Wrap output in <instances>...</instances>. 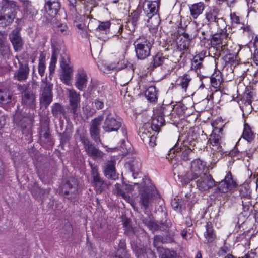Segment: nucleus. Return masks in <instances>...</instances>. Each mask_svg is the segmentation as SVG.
<instances>
[{
  "label": "nucleus",
  "instance_id": "obj_28",
  "mask_svg": "<svg viewBox=\"0 0 258 258\" xmlns=\"http://www.w3.org/2000/svg\"><path fill=\"white\" fill-rule=\"evenodd\" d=\"M204 8L205 5L202 2L192 5L189 7L191 15L194 19L197 18L203 12Z\"/></svg>",
  "mask_w": 258,
  "mask_h": 258
},
{
  "label": "nucleus",
  "instance_id": "obj_33",
  "mask_svg": "<svg viewBox=\"0 0 258 258\" xmlns=\"http://www.w3.org/2000/svg\"><path fill=\"white\" fill-rule=\"evenodd\" d=\"M104 174L107 178L115 180L117 178L115 167L112 162L109 163L104 170Z\"/></svg>",
  "mask_w": 258,
  "mask_h": 258
},
{
  "label": "nucleus",
  "instance_id": "obj_10",
  "mask_svg": "<svg viewBox=\"0 0 258 258\" xmlns=\"http://www.w3.org/2000/svg\"><path fill=\"white\" fill-rule=\"evenodd\" d=\"M159 7V4L157 1L145 2L143 3V11L146 16L148 18L147 22L148 23L151 22L153 24L152 18L157 14ZM150 27V29L152 31L153 25H151Z\"/></svg>",
  "mask_w": 258,
  "mask_h": 258
},
{
  "label": "nucleus",
  "instance_id": "obj_51",
  "mask_svg": "<svg viewBox=\"0 0 258 258\" xmlns=\"http://www.w3.org/2000/svg\"><path fill=\"white\" fill-rule=\"evenodd\" d=\"M202 62L198 60L193 59L191 63V69L195 70L200 69L202 67Z\"/></svg>",
  "mask_w": 258,
  "mask_h": 258
},
{
  "label": "nucleus",
  "instance_id": "obj_41",
  "mask_svg": "<svg viewBox=\"0 0 258 258\" xmlns=\"http://www.w3.org/2000/svg\"><path fill=\"white\" fill-rule=\"evenodd\" d=\"M188 40L181 38L178 41H177V45L178 49L180 51H184L188 49L190 43Z\"/></svg>",
  "mask_w": 258,
  "mask_h": 258
},
{
  "label": "nucleus",
  "instance_id": "obj_48",
  "mask_svg": "<svg viewBox=\"0 0 258 258\" xmlns=\"http://www.w3.org/2000/svg\"><path fill=\"white\" fill-rule=\"evenodd\" d=\"M147 139V142L150 146L154 147L156 145V137L155 135H151V133H150Z\"/></svg>",
  "mask_w": 258,
  "mask_h": 258
},
{
  "label": "nucleus",
  "instance_id": "obj_32",
  "mask_svg": "<svg viewBox=\"0 0 258 258\" xmlns=\"http://www.w3.org/2000/svg\"><path fill=\"white\" fill-rule=\"evenodd\" d=\"M145 95L150 102H155L157 100V91L155 86L149 87L145 92Z\"/></svg>",
  "mask_w": 258,
  "mask_h": 258
},
{
  "label": "nucleus",
  "instance_id": "obj_27",
  "mask_svg": "<svg viewBox=\"0 0 258 258\" xmlns=\"http://www.w3.org/2000/svg\"><path fill=\"white\" fill-rule=\"evenodd\" d=\"M220 137L219 135L214 134L210 136L209 142L214 152H218L221 150L222 147L220 145Z\"/></svg>",
  "mask_w": 258,
  "mask_h": 258
},
{
  "label": "nucleus",
  "instance_id": "obj_36",
  "mask_svg": "<svg viewBox=\"0 0 258 258\" xmlns=\"http://www.w3.org/2000/svg\"><path fill=\"white\" fill-rule=\"evenodd\" d=\"M151 201V195L146 191L142 192L140 197V202L145 209H147Z\"/></svg>",
  "mask_w": 258,
  "mask_h": 258
},
{
  "label": "nucleus",
  "instance_id": "obj_21",
  "mask_svg": "<svg viewBox=\"0 0 258 258\" xmlns=\"http://www.w3.org/2000/svg\"><path fill=\"white\" fill-rule=\"evenodd\" d=\"M60 8L59 0H45L44 8L51 17H54Z\"/></svg>",
  "mask_w": 258,
  "mask_h": 258
},
{
  "label": "nucleus",
  "instance_id": "obj_2",
  "mask_svg": "<svg viewBox=\"0 0 258 258\" xmlns=\"http://www.w3.org/2000/svg\"><path fill=\"white\" fill-rule=\"evenodd\" d=\"M153 44L154 40L147 37L142 36L136 39L134 45L138 59L143 60L149 56Z\"/></svg>",
  "mask_w": 258,
  "mask_h": 258
},
{
  "label": "nucleus",
  "instance_id": "obj_42",
  "mask_svg": "<svg viewBox=\"0 0 258 258\" xmlns=\"http://www.w3.org/2000/svg\"><path fill=\"white\" fill-rule=\"evenodd\" d=\"M45 69L46 66L45 56L42 54L40 57L38 64V73L41 77L44 75Z\"/></svg>",
  "mask_w": 258,
  "mask_h": 258
},
{
  "label": "nucleus",
  "instance_id": "obj_13",
  "mask_svg": "<svg viewBox=\"0 0 258 258\" xmlns=\"http://www.w3.org/2000/svg\"><path fill=\"white\" fill-rule=\"evenodd\" d=\"M103 119V117L102 116H99L92 120L91 122L90 127V135L96 143L101 142L100 139V125Z\"/></svg>",
  "mask_w": 258,
  "mask_h": 258
},
{
  "label": "nucleus",
  "instance_id": "obj_49",
  "mask_svg": "<svg viewBox=\"0 0 258 258\" xmlns=\"http://www.w3.org/2000/svg\"><path fill=\"white\" fill-rule=\"evenodd\" d=\"M57 31L58 33L64 35L68 34L69 32L67 26L63 24L59 25Z\"/></svg>",
  "mask_w": 258,
  "mask_h": 258
},
{
  "label": "nucleus",
  "instance_id": "obj_57",
  "mask_svg": "<svg viewBox=\"0 0 258 258\" xmlns=\"http://www.w3.org/2000/svg\"><path fill=\"white\" fill-rule=\"evenodd\" d=\"M64 228L66 230L67 236H69L72 232V227L70 223H67L64 225Z\"/></svg>",
  "mask_w": 258,
  "mask_h": 258
},
{
  "label": "nucleus",
  "instance_id": "obj_11",
  "mask_svg": "<svg viewBox=\"0 0 258 258\" xmlns=\"http://www.w3.org/2000/svg\"><path fill=\"white\" fill-rule=\"evenodd\" d=\"M21 28L17 27L9 35V39L15 52H20L23 48L24 42L22 39Z\"/></svg>",
  "mask_w": 258,
  "mask_h": 258
},
{
  "label": "nucleus",
  "instance_id": "obj_47",
  "mask_svg": "<svg viewBox=\"0 0 258 258\" xmlns=\"http://www.w3.org/2000/svg\"><path fill=\"white\" fill-rule=\"evenodd\" d=\"M240 195L244 197H249L250 196V191L249 189L246 186H242L240 189Z\"/></svg>",
  "mask_w": 258,
  "mask_h": 258
},
{
  "label": "nucleus",
  "instance_id": "obj_7",
  "mask_svg": "<svg viewBox=\"0 0 258 258\" xmlns=\"http://www.w3.org/2000/svg\"><path fill=\"white\" fill-rule=\"evenodd\" d=\"M67 90L70 112L73 114L74 118L76 119L80 115V94L73 89H68Z\"/></svg>",
  "mask_w": 258,
  "mask_h": 258
},
{
  "label": "nucleus",
  "instance_id": "obj_44",
  "mask_svg": "<svg viewBox=\"0 0 258 258\" xmlns=\"http://www.w3.org/2000/svg\"><path fill=\"white\" fill-rule=\"evenodd\" d=\"M100 69L104 73H107L111 70H113L116 68V64L111 63L110 64H102L98 65Z\"/></svg>",
  "mask_w": 258,
  "mask_h": 258
},
{
  "label": "nucleus",
  "instance_id": "obj_1",
  "mask_svg": "<svg viewBox=\"0 0 258 258\" xmlns=\"http://www.w3.org/2000/svg\"><path fill=\"white\" fill-rule=\"evenodd\" d=\"M206 165L200 159L194 160L191 163L190 169L183 175L180 176V181L182 185H187L197 177L205 173Z\"/></svg>",
  "mask_w": 258,
  "mask_h": 258
},
{
  "label": "nucleus",
  "instance_id": "obj_31",
  "mask_svg": "<svg viewBox=\"0 0 258 258\" xmlns=\"http://www.w3.org/2000/svg\"><path fill=\"white\" fill-rule=\"evenodd\" d=\"M211 83L212 87L217 88L220 87L223 79L221 73L219 71H215L211 76Z\"/></svg>",
  "mask_w": 258,
  "mask_h": 258
},
{
  "label": "nucleus",
  "instance_id": "obj_15",
  "mask_svg": "<svg viewBox=\"0 0 258 258\" xmlns=\"http://www.w3.org/2000/svg\"><path fill=\"white\" fill-rule=\"evenodd\" d=\"M236 182L233 180L230 172H228L225 178L218 185V190L220 192L226 193L236 187Z\"/></svg>",
  "mask_w": 258,
  "mask_h": 258
},
{
  "label": "nucleus",
  "instance_id": "obj_56",
  "mask_svg": "<svg viewBox=\"0 0 258 258\" xmlns=\"http://www.w3.org/2000/svg\"><path fill=\"white\" fill-rule=\"evenodd\" d=\"M252 98V93L250 92L247 93L245 96V103H247L248 105H251Z\"/></svg>",
  "mask_w": 258,
  "mask_h": 258
},
{
  "label": "nucleus",
  "instance_id": "obj_22",
  "mask_svg": "<svg viewBox=\"0 0 258 258\" xmlns=\"http://www.w3.org/2000/svg\"><path fill=\"white\" fill-rule=\"evenodd\" d=\"M12 55V53L6 38L3 35L0 34V56L5 59H9Z\"/></svg>",
  "mask_w": 258,
  "mask_h": 258
},
{
  "label": "nucleus",
  "instance_id": "obj_26",
  "mask_svg": "<svg viewBox=\"0 0 258 258\" xmlns=\"http://www.w3.org/2000/svg\"><path fill=\"white\" fill-rule=\"evenodd\" d=\"M230 16L233 27H236L237 25H239L240 30H242L243 33L249 32V27L241 22L240 17L235 13H231Z\"/></svg>",
  "mask_w": 258,
  "mask_h": 258
},
{
  "label": "nucleus",
  "instance_id": "obj_40",
  "mask_svg": "<svg viewBox=\"0 0 258 258\" xmlns=\"http://www.w3.org/2000/svg\"><path fill=\"white\" fill-rule=\"evenodd\" d=\"M63 108L59 103H55L52 106L51 112L55 117H57L61 115L63 113Z\"/></svg>",
  "mask_w": 258,
  "mask_h": 258
},
{
  "label": "nucleus",
  "instance_id": "obj_59",
  "mask_svg": "<svg viewBox=\"0 0 258 258\" xmlns=\"http://www.w3.org/2000/svg\"><path fill=\"white\" fill-rule=\"evenodd\" d=\"M150 133H151L149 131L147 133L145 130L141 132L140 136L144 142H147L148 136Z\"/></svg>",
  "mask_w": 258,
  "mask_h": 258
},
{
  "label": "nucleus",
  "instance_id": "obj_35",
  "mask_svg": "<svg viewBox=\"0 0 258 258\" xmlns=\"http://www.w3.org/2000/svg\"><path fill=\"white\" fill-rule=\"evenodd\" d=\"M167 58L161 53H157L153 58L151 64L154 68L163 64Z\"/></svg>",
  "mask_w": 258,
  "mask_h": 258
},
{
  "label": "nucleus",
  "instance_id": "obj_55",
  "mask_svg": "<svg viewBox=\"0 0 258 258\" xmlns=\"http://www.w3.org/2000/svg\"><path fill=\"white\" fill-rule=\"evenodd\" d=\"M205 53L206 52L202 51L201 53L197 54L194 59L202 62L204 58Z\"/></svg>",
  "mask_w": 258,
  "mask_h": 258
},
{
  "label": "nucleus",
  "instance_id": "obj_25",
  "mask_svg": "<svg viewBox=\"0 0 258 258\" xmlns=\"http://www.w3.org/2000/svg\"><path fill=\"white\" fill-rule=\"evenodd\" d=\"M228 34L227 33L226 31L224 30L218 33H215L212 35L211 39V43L212 45L216 46L220 44H222L225 42L224 41L228 37Z\"/></svg>",
  "mask_w": 258,
  "mask_h": 258
},
{
  "label": "nucleus",
  "instance_id": "obj_9",
  "mask_svg": "<svg viewBox=\"0 0 258 258\" xmlns=\"http://www.w3.org/2000/svg\"><path fill=\"white\" fill-rule=\"evenodd\" d=\"M80 140L83 143L88 155L93 159L102 158L103 153L96 148L85 136L80 135Z\"/></svg>",
  "mask_w": 258,
  "mask_h": 258
},
{
  "label": "nucleus",
  "instance_id": "obj_39",
  "mask_svg": "<svg viewBox=\"0 0 258 258\" xmlns=\"http://www.w3.org/2000/svg\"><path fill=\"white\" fill-rule=\"evenodd\" d=\"M130 167L131 170L133 172V176L134 178H135V174L138 173L141 167V164L140 160H133L130 164Z\"/></svg>",
  "mask_w": 258,
  "mask_h": 258
},
{
  "label": "nucleus",
  "instance_id": "obj_38",
  "mask_svg": "<svg viewBox=\"0 0 258 258\" xmlns=\"http://www.w3.org/2000/svg\"><path fill=\"white\" fill-rule=\"evenodd\" d=\"M12 94L8 91L0 90V103L5 104L11 102Z\"/></svg>",
  "mask_w": 258,
  "mask_h": 258
},
{
  "label": "nucleus",
  "instance_id": "obj_8",
  "mask_svg": "<svg viewBox=\"0 0 258 258\" xmlns=\"http://www.w3.org/2000/svg\"><path fill=\"white\" fill-rule=\"evenodd\" d=\"M195 181L196 186L201 191L209 190L216 185V182L212 176L207 173H205L197 177Z\"/></svg>",
  "mask_w": 258,
  "mask_h": 258
},
{
  "label": "nucleus",
  "instance_id": "obj_12",
  "mask_svg": "<svg viewBox=\"0 0 258 258\" xmlns=\"http://www.w3.org/2000/svg\"><path fill=\"white\" fill-rule=\"evenodd\" d=\"M197 137L198 135L196 133L194 132H189L186 139L183 140L184 146L187 147V149L183 152V159L184 160L189 159L186 155H189L191 153L194 147L196 146Z\"/></svg>",
  "mask_w": 258,
  "mask_h": 258
},
{
  "label": "nucleus",
  "instance_id": "obj_58",
  "mask_svg": "<svg viewBox=\"0 0 258 258\" xmlns=\"http://www.w3.org/2000/svg\"><path fill=\"white\" fill-rule=\"evenodd\" d=\"M182 36L183 39H186V40H188V42L190 43L191 40L195 38V36L192 35H189L188 33L186 32H183L182 33Z\"/></svg>",
  "mask_w": 258,
  "mask_h": 258
},
{
  "label": "nucleus",
  "instance_id": "obj_19",
  "mask_svg": "<svg viewBox=\"0 0 258 258\" xmlns=\"http://www.w3.org/2000/svg\"><path fill=\"white\" fill-rule=\"evenodd\" d=\"M60 67L62 69V72L60 78L63 83L70 85L73 74L72 68L63 60V58L60 61Z\"/></svg>",
  "mask_w": 258,
  "mask_h": 258
},
{
  "label": "nucleus",
  "instance_id": "obj_3",
  "mask_svg": "<svg viewBox=\"0 0 258 258\" xmlns=\"http://www.w3.org/2000/svg\"><path fill=\"white\" fill-rule=\"evenodd\" d=\"M14 120L16 124L21 128L22 132L26 136H31L32 126L34 121L33 113L28 116H21L19 112L14 116Z\"/></svg>",
  "mask_w": 258,
  "mask_h": 258
},
{
  "label": "nucleus",
  "instance_id": "obj_45",
  "mask_svg": "<svg viewBox=\"0 0 258 258\" xmlns=\"http://www.w3.org/2000/svg\"><path fill=\"white\" fill-rule=\"evenodd\" d=\"M115 192L118 196H121L125 200H128L130 196L126 195L125 192L120 188V184H116L115 185Z\"/></svg>",
  "mask_w": 258,
  "mask_h": 258
},
{
  "label": "nucleus",
  "instance_id": "obj_62",
  "mask_svg": "<svg viewBox=\"0 0 258 258\" xmlns=\"http://www.w3.org/2000/svg\"><path fill=\"white\" fill-rule=\"evenodd\" d=\"M249 236L245 233H243L242 235H239V236L237 238L238 239V241L242 242L244 239L248 242L249 239Z\"/></svg>",
  "mask_w": 258,
  "mask_h": 258
},
{
  "label": "nucleus",
  "instance_id": "obj_50",
  "mask_svg": "<svg viewBox=\"0 0 258 258\" xmlns=\"http://www.w3.org/2000/svg\"><path fill=\"white\" fill-rule=\"evenodd\" d=\"M162 258H177V255L174 251H166Z\"/></svg>",
  "mask_w": 258,
  "mask_h": 258
},
{
  "label": "nucleus",
  "instance_id": "obj_60",
  "mask_svg": "<svg viewBox=\"0 0 258 258\" xmlns=\"http://www.w3.org/2000/svg\"><path fill=\"white\" fill-rule=\"evenodd\" d=\"M239 258H257V257L256 253L251 250L246 254L244 257H241Z\"/></svg>",
  "mask_w": 258,
  "mask_h": 258
},
{
  "label": "nucleus",
  "instance_id": "obj_37",
  "mask_svg": "<svg viewBox=\"0 0 258 258\" xmlns=\"http://www.w3.org/2000/svg\"><path fill=\"white\" fill-rule=\"evenodd\" d=\"M99 24L96 29L97 32H103L107 33L109 31L111 23L110 21H98Z\"/></svg>",
  "mask_w": 258,
  "mask_h": 258
},
{
  "label": "nucleus",
  "instance_id": "obj_6",
  "mask_svg": "<svg viewBox=\"0 0 258 258\" xmlns=\"http://www.w3.org/2000/svg\"><path fill=\"white\" fill-rule=\"evenodd\" d=\"M0 15V27L5 28L10 25L14 21L15 14L9 7L8 0H2Z\"/></svg>",
  "mask_w": 258,
  "mask_h": 258
},
{
  "label": "nucleus",
  "instance_id": "obj_17",
  "mask_svg": "<svg viewBox=\"0 0 258 258\" xmlns=\"http://www.w3.org/2000/svg\"><path fill=\"white\" fill-rule=\"evenodd\" d=\"M88 76L83 69H79L75 76V85L80 91H83L87 86Z\"/></svg>",
  "mask_w": 258,
  "mask_h": 258
},
{
  "label": "nucleus",
  "instance_id": "obj_63",
  "mask_svg": "<svg viewBox=\"0 0 258 258\" xmlns=\"http://www.w3.org/2000/svg\"><path fill=\"white\" fill-rule=\"evenodd\" d=\"M228 248L227 246H223L221 247L220 249L218 252V254L219 255H224L228 251Z\"/></svg>",
  "mask_w": 258,
  "mask_h": 258
},
{
  "label": "nucleus",
  "instance_id": "obj_16",
  "mask_svg": "<svg viewBox=\"0 0 258 258\" xmlns=\"http://www.w3.org/2000/svg\"><path fill=\"white\" fill-rule=\"evenodd\" d=\"M163 110V108L160 107L154 112L151 122L152 130L159 132L160 128L164 125Z\"/></svg>",
  "mask_w": 258,
  "mask_h": 258
},
{
  "label": "nucleus",
  "instance_id": "obj_34",
  "mask_svg": "<svg viewBox=\"0 0 258 258\" xmlns=\"http://www.w3.org/2000/svg\"><path fill=\"white\" fill-rule=\"evenodd\" d=\"M206 232L204 233V236L207 241L209 242H212L215 238V235L213 233V229L212 228V224L211 222H208L206 225Z\"/></svg>",
  "mask_w": 258,
  "mask_h": 258
},
{
  "label": "nucleus",
  "instance_id": "obj_64",
  "mask_svg": "<svg viewBox=\"0 0 258 258\" xmlns=\"http://www.w3.org/2000/svg\"><path fill=\"white\" fill-rule=\"evenodd\" d=\"M253 60L254 63L258 65V50L256 49L254 51L253 56Z\"/></svg>",
  "mask_w": 258,
  "mask_h": 258
},
{
  "label": "nucleus",
  "instance_id": "obj_20",
  "mask_svg": "<svg viewBox=\"0 0 258 258\" xmlns=\"http://www.w3.org/2000/svg\"><path fill=\"white\" fill-rule=\"evenodd\" d=\"M78 185L73 178L70 179L62 185L61 191L65 195H71V198L77 194Z\"/></svg>",
  "mask_w": 258,
  "mask_h": 258
},
{
  "label": "nucleus",
  "instance_id": "obj_54",
  "mask_svg": "<svg viewBox=\"0 0 258 258\" xmlns=\"http://www.w3.org/2000/svg\"><path fill=\"white\" fill-rule=\"evenodd\" d=\"M94 106L96 109L99 110L102 109L104 107V102L99 99L95 100L94 102Z\"/></svg>",
  "mask_w": 258,
  "mask_h": 258
},
{
  "label": "nucleus",
  "instance_id": "obj_53",
  "mask_svg": "<svg viewBox=\"0 0 258 258\" xmlns=\"http://www.w3.org/2000/svg\"><path fill=\"white\" fill-rule=\"evenodd\" d=\"M199 32H200L201 34L202 35V36L200 37L201 41H205L207 39V37L209 35L208 31L204 30L203 29H200L199 30Z\"/></svg>",
  "mask_w": 258,
  "mask_h": 258
},
{
  "label": "nucleus",
  "instance_id": "obj_46",
  "mask_svg": "<svg viewBox=\"0 0 258 258\" xmlns=\"http://www.w3.org/2000/svg\"><path fill=\"white\" fill-rule=\"evenodd\" d=\"M69 9L71 15L74 17V20H78L79 13L77 12L76 6H75L71 2H70Z\"/></svg>",
  "mask_w": 258,
  "mask_h": 258
},
{
  "label": "nucleus",
  "instance_id": "obj_30",
  "mask_svg": "<svg viewBox=\"0 0 258 258\" xmlns=\"http://www.w3.org/2000/svg\"><path fill=\"white\" fill-rule=\"evenodd\" d=\"M58 53L59 51L57 49H54L53 50L49 66V77L50 79H51L52 74H53L55 71Z\"/></svg>",
  "mask_w": 258,
  "mask_h": 258
},
{
  "label": "nucleus",
  "instance_id": "obj_61",
  "mask_svg": "<svg viewBox=\"0 0 258 258\" xmlns=\"http://www.w3.org/2000/svg\"><path fill=\"white\" fill-rule=\"evenodd\" d=\"M181 148L176 144L173 148L170 149L169 150V154H175L176 152H178L180 150Z\"/></svg>",
  "mask_w": 258,
  "mask_h": 258
},
{
  "label": "nucleus",
  "instance_id": "obj_18",
  "mask_svg": "<svg viewBox=\"0 0 258 258\" xmlns=\"http://www.w3.org/2000/svg\"><path fill=\"white\" fill-rule=\"evenodd\" d=\"M121 123L114 117L108 114L106 117L102 128L105 131L110 132L117 131L121 127Z\"/></svg>",
  "mask_w": 258,
  "mask_h": 258
},
{
  "label": "nucleus",
  "instance_id": "obj_43",
  "mask_svg": "<svg viewBox=\"0 0 258 258\" xmlns=\"http://www.w3.org/2000/svg\"><path fill=\"white\" fill-rule=\"evenodd\" d=\"M191 80L190 77L187 74H184L181 79V82L180 84L181 85L182 88L186 89L187 88L189 83Z\"/></svg>",
  "mask_w": 258,
  "mask_h": 258
},
{
  "label": "nucleus",
  "instance_id": "obj_14",
  "mask_svg": "<svg viewBox=\"0 0 258 258\" xmlns=\"http://www.w3.org/2000/svg\"><path fill=\"white\" fill-rule=\"evenodd\" d=\"M15 58L18 61L19 68L14 73V78L19 81H25L27 79L29 73L28 64L27 62L23 63L18 56H16Z\"/></svg>",
  "mask_w": 258,
  "mask_h": 258
},
{
  "label": "nucleus",
  "instance_id": "obj_24",
  "mask_svg": "<svg viewBox=\"0 0 258 258\" xmlns=\"http://www.w3.org/2000/svg\"><path fill=\"white\" fill-rule=\"evenodd\" d=\"M219 11V8L216 7H211L206 11L205 14V19L209 24L218 22L220 19L218 17Z\"/></svg>",
  "mask_w": 258,
  "mask_h": 258
},
{
  "label": "nucleus",
  "instance_id": "obj_29",
  "mask_svg": "<svg viewBox=\"0 0 258 258\" xmlns=\"http://www.w3.org/2000/svg\"><path fill=\"white\" fill-rule=\"evenodd\" d=\"M242 137L248 142H251L255 138V134L249 124L246 122L244 124V129Z\"/></svg>",
  "mask_w": 258,
  "mask_h": 258
},
{
  "label": "nucleus",
  "instance_id": "obj_23",
  "mask_svg": "<svg viewBox=\"0 0 258 258\" xmlns=\"http://www.w3.org/2000/svg\"><path fill=\"white\" fill-rule=\"evenodd\" d=\"M36 97L32 92L28 90L24 91L22 96V104L30 108L34 109L35 107Z\"/></svg>",
  "mask_w": 258,
  "mask_h": 258
},
{
  "label": "nucleus",
  "instance_id": "obj_52",
  "mask_svg": "<svg viewBox=\"0 0 258 258\" xmlns=\"http://www.w3.org/2000/svg\"><path fill=\"white\" fill-rule=\"evenodd\" d=\"M162 243V239L161 238L158 236H156L154 237V241H153V245L154 246L159 248L160 247V244Z\"/></svg>",
  "mask_w": 258,
  "mask_h": 258
},
{
  "label": "nucleus",
  "instance_id": "obj_5",
  "mask_svg": "<svg viewBox=\"0 0 258 258\" xmlns=\"http://www.w3.org/2000/svg\"><path fill=\"white\" fill-rule=\"evenodd\" d=\"M42 84L41 87L40 95V103L41 106L47 107L52 101L53 84L47 82V78L42 80Z\"/></svg>",
  "mask_w": 258,
  "mask_h": 258
},
{
  "label": "nucleus",
  "instance_id": "obj_4",
  "mask_svg": "<svg viewBox=\"0 0 258 258\" xmlns=\"http://www.w3.org/2000/svg\"><path fill=\"white\" fill-rule=\"evenodd\" d=\"M91 167V184L97 194L108 188V184L101 178L96 165L90 163Z\"/></svg>",
  "mask_w": 258,
  "mask_h": 258
}]
</instances>
